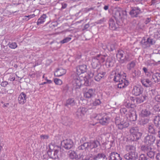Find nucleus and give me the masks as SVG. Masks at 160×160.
I'll use <instances>...</instances> for the list:
<instances>
[{
	"label": "nucleus",
	"instance_id": "13",
	"mask_svg": "<svg viewBox=\"0 0 160 160\" xmlns=\"http://www.w3.org/2000/svg\"><path fill=\"white\" fill-rule=\"evenodd\" d=\"M88 149H92L94 148H97L100 143L98 140H93L87 142Z\"/></svg>",
	"mask_w": 160,
	"mask_h": 160
},
{
	"label": "nucleus",
	"instance_id": "18",
	"mask_svg": "<svg viewBox=\"0 0 160 160\" xmlns=\"http://www.w3.org/2000/svg\"><path fill=\"white\" fill-rule=\"evenodd\" d=\"M142 88L140 86H134L132 90V92L135 96L139 95L142 91Z\"/></svg>",
	"mask_w": 160,
	"mask_h": 160
},
{
	"label": "nucleus",
	"instance_id": "3",
	"mask_svg": "<svg viewBox=\"0 0 160 160\" xmlns=\"http://www.w3.org/2000/svg\"><path fill=\"white\" fill-rule=\"evenodd\" d=\"M91 118L92 120L96 119L98 121H99V123L103 125H107L110 120V118L107 116L102 117L101 114H98L95 113L92 114Z\"/></svg>",
	"mask_w": 160,
	"mask_h": 160
},
{
	"label": "nucleus",
	"instance_id": "12",
	"mask_svg": "<svg viewBox=\"0 0 160 160\" xmlns=\"http://www.w3.org/2000/svg\"><path fill=\"white\" fill-rule=\"evenodd\" d=\"M138 158V154L136 152L135 146H131V159L136 160Z\"/></svg>",
	"mask_w": 160,
	"mask_h": 160
},
{
	"label": "nucleus",
	"instance_id": "55",
	"mask_svg": "<svg viewBox=\"0 0 160 160\" xmlns=\"http://www.w3.org/2000/svg\"><path fill=\"white\" fill-rule=\"evenodd\" d=\"M52 25L54 27H55L58 26V23L57 22H52Z\"/></svg>",
	"mask_w": 160,
	"mask_h": 160
},
{
	"label": "nucleus",
	"instance_id": "34",
	"mask_svg": "<svg viewBox=\"0 0 160 160\" xmlns=\"http://www.w3.org/2000/svg\"><path fill=\"white\" fill-rule=\"evenodd\" d=\"M154 123L157 127H160V117L156 116L154 119Z\"/></svg>",
	"mask_w": 160,
	"mask_h": 160
},
{
	"label": "nucleus",
	"instance_id": "22",
	"mask_svg": "<svg viewBox=\"0 0 160 160\" xmlns=\"http://www.w3.org/2000/svg\"><path fill=\"white\" fill-rule=\"evenodd\" d=\"M126 153L124 155V158L126 160H129L130 159V146L128 145L126 146L124 150Z\"/></svg>",
	"mask_w": 160,
	"mask_h": 160
},
{
	"label": "nucleus",
	"instance_id": "54",
	"mask_svg": "<svg viewBox=\"0 0 160 160\" xmlns=\"http://www.w3.org/2000/svg\"><path fill=\"white\" fill-rule=\"evenodd\" d=\"M35 16V14H32L28 15V16H27V17H28V18H29V20L30 19L34 18Z\"/></svg>",
	"mask_w": 160,
	"mask_h": 160
},
{
	"label": "nucleus",
	"instance_id": "38",
	"mask_svg": "<svg viewBox=\"0 0 160 160\" xmlns=\"http://www.w3.org/2000/svg\"><path fill=\"white\" fill-rule=\"evenodd\" d=\"M150 151L147 153V155L150 158H153L155 155V152L152 151V149Z\"/></svg>",
	"mask_w": 160,
	"mask_h": 160
},
{
	"label": "nucleus",
	"instance_id": "59",
	"mask_svg": "<svg viewBox=\"0 0 160 160\" xmlns=\"http://www.w3.org/2000/svg\"><path fill=\"white\" fill-rule=\"evenodd\" d=\"M67 4L66 3H62V9L65 8L67 7Z\"/></svg>",
	"mask_w": 160,
	"mask_h": 160
},
{
	"label": "nucleus",
	"instance_id": "20",
	"mask_svg": "<svg viewBox=\"0 0 160 160\" xmlns=\"http://www.w3.org/2000/svg\"><path fill=\"white\" fill-rule=\"evenodd\" d=\"M141 82L142 85L146 87H149L152 85V82L148 78H142Z\"/></svg>",
	"mask_w": 160,
	"mask_h": 160
},
{
	"label": "nucleus",
	"instance_id": "49",
	"mask_svg": "<svg viewBox=\"0 0 160 160\" xmlns=\"http://www.w3.org/2000/svg\"><path fill=\"white\" fill-rule=\"evenodd\" d=\"M59 151L57 149L55 150L53 152V154L54 155V158H55L58 157V154Z\"/></svg>",
	"mask_w": 160,
	"mask_h": 160
},
{
	"label": "nucleus",
	"instance_id": "42",
	"mask_svg": "<svg viewBox=\"0 0 160 160\" xmlns=\"http://www.w3.org/2000/svg\"><path fill=\"white\" fill-rule=\"evenodd\" d=\"M149 47L151 46V45H153L155 43V41L154 40L152 39L151 38H148L147 39Z\"/></svg>",
	"mask_w": 160,
	"mask_h": 160
},
{
	"label": "nucleus",
	"instance_id": "53",
	"mask_svg": "<svg viewBox=\"0 0 160 160\" xmlns=\"http://www.w3.org/2000/svg\"><path fill=\"white\" fill-rule=\"evenodd\" d=\"M45 79L46 81L48 83L50 84L52 83V82L51 80L48 79L47 77H45Z\"/></svg>",
	"mask_w": 160,
	"mask_h": 160
},
{
	"label": "nucleus",
	"instance_id": "2",
	"mask_svg": "<svg viewBox=\"0 0 160 160\" xmlns=\"http://www.w3.org/2000/svg\"><path fill=\"white\" fill-rule=\"evenodd\" d=\"M126 77L124 74L119 73L115 74L114 80L115 82L119 83L118 86V88H123L128 85L129 82L126 80Z\"/></svg>",
	"mask_w": 160,
	"mask_h": 160
},
{
	"label": "nucleus",
	"instance_id": "51",
	"mask_svg": "<svg viewBox=\"0 0 160 160\" xmlns=\"http://www.w3.org/2000/svg\"><path fill=\"white\" fill-rule=\"evenodd\" d=\"M8 84V83L6 81L2 82L1 83V86L5 87H6Z\"/></svg>",
	"mask_w": 160,
	"mask_h": 160
},
{
	"label": "nucleus",
	"instance_id": "37",
	"mask_svg": "<svg viewBox=\"0 0 160 160\" xmlns=\"http://www.w3.org/2000/svg\"><path fill=\"white\" fill-rule=\"evenodd\" d=\"M78 148L79 150H84L86 149H88L87 142H85L79 146L78 147Z\"/></svg>",
	"mask_w": 160,
	"mask_h": 160
},
{
	"label": "nucleus",
	"instance_id": "30",
	"mask_svg": "<svg viewBox=\"0 0 160 160\" xmlns=\"http://www.w3.org/2000/svg\"><path fill=\"white\" fill-rule=\"evenodd\" d=\"M109 28L112 30H116L117 29V26L115 23L112 19H110L109 21Z\"/></svg>",
	"mask_w": 160,
	"mask_h": 160
},
{
	"label": "nucleus",
	"instance_id": "50",
	"mask_svg": "<svg viewBox=\"0 0 160 160\" xmlns=\"http://www.w3.org/2000/svg\"><path fill=\"white\" fill-rule=\"evenodd\" d=\"M155 100L158 102H160V95H157L155 97Z\"/></svg>",
	"mask_w": 160,
	"mask_h": 160
},
{
	"label": "nucleus",
	"instance_id": "46",
	"mask_svg": "<svg viewBox=\"0 0 160 160\" xmlns=\"http://www.w3.org/2000/svg\"><path fill=\"white\" fill-rule=\"evenodd\" d=\"M139 160H147V157L144 154H141L139 157Z\"/></svg>",
	"mask_w": 160,
	"mask_h": 160
},
{
	"label": "nucleus",
	"instance_id": "35",
	"mask_svg": "<svg viewBox=\"0 0 160 160\" xmlns=\"http://www.w3.org/2000/svg\"><path fill=\"white\" fill-rule=\"evenodd\" d=\"M141 44L143 48H146L147 47H149V45L148 43L147 40H145V39H142L141 41Z\"/></svg>",
	"mask_w": 160,
	"mask_h": 160
},
{
	"label": "nucleus",
	"instance_id": "28",
	"mask_svg": "<svg viewBox=\"0 0 160 160\" xmlns=\"http://www.w3.org/2000/svg\"><path fill=\"white\" fill-rule=\"evenodd\" d=\"M141 148L142 151L146 153L152 149L151 146L147 145H142L141 146Z\"/></svg>",
	"mask_w": 160,
	"mask_h": 160
},
{
	"label": "nucleus",
	"instance_id": "48",
	"mask_svg": "<svg viewBox=\"0 0 160 160\" xmlns=\"http://www.w3.org/2000/svg\"><path fill=\"white\" fill-rule=\"evenodd\" d=\"M15 78V75L14 73L11 74L9 78V80L10 81H14Z\"/></svg>",
	"mask_w": 160,
	"mask_h": 160
},
{
	"label": "nucleus",
	"instance_id": "60",
	"mask_svg": "<svg viewBox=\"0 0 160 160\" xmlns=\"http://www.w3.org/2000/svg\"><path fill=\"white\" fill-rule=\"evenodd\" d=\"M156 158L157 160H160V153H158L157 154Z\"/></svg>",
	"mask_w": 160,
	"mask_h": 160
},
{
	"label": "nucleus",
	"instance_id": "32",
	"mask_svg": "<svg viewBox=\"0 0 160 160\" xmlns=\"http://www.w3.org/2000/svg\"><path fill=\"white\" fill-rule=\"evenodd\" d=\"M107 48L109 51H112L115 49V44L111 42L108 43L107 45Z\"/></svg>",
	"mask_w": 160,
	"mask_h": 160
},
{
	"label": "nucleus",
	"instance_id": "57",
	"mask_svg": "<svg viewBox=\"0 0 160 160\" xmlns=\"http://www.w3.org/2000/svg\"><path fill=\"white\" fill-rule=\"evenodd\" d=\"M150 20L151 19L150 18H148L145 21V23L146 24H147L150 22Z\"/></svg>",
	"mask_w": 160,
	"mask_h": 160
},
{
	"label": "nucleus",
	"instance_id": "6",
	"mask_svg": "<svg viewBox=\"0 0 160 160\" xmlns=\"http://www.w3.org/2000/svg\"><path fill=\"white\" fill-rule=\"evenodd\" d=\"M142 135V133L138 132V128L137 127L132 128H131V140L132 142H134L133 141H136L139 139Z\"/></svg>",
	"mask_w": 160,
	"mask_h": 160
},
{
	"label": "nucleus",
	"instance_id": "10",
	"mask_svg": "<svg viewBox=\"0 0 160 160\" xmlns=\"http://www.w3.org/2000/svg\"><path fill=\"white\" fill-rule=\"evenodd\" d=\"M77 72L79 75H81V74L86 72L87 69V66L85 64L79 65L77 66Z\"/></svg>",
	"mask_w": 160,
	"mask_h": 160
},
{
	"label": "nucleus",
	"instance_id": "21",
	"mask_svg": "<svg viewBox=\"0 0 160 160\" xmlns=\"http://www.w3.org/2000/svg\"><path fill=\"white\" fill-rule=\"evenodd\" d=\"M140 12V10L138 8H134L131 11V17H137Z\"/></svg>",
	"mask_w": 160,
	"mask_h": 160
},
{
	"label": "nucleus",
	"instance_id": "27",
	"mask_svg": "<svg viewBox=\"0 0 160 160\" xmlns=\"http://www.w3.org/2000/svg\"><path fill=\"white\" fill-rule=\"evenodd\" d=\"M47 17L46 14H43L39 18L37 22V24L38 25L43 23L46 21Z\"/></svg>",
	"mask_w": 160,
	"mask_h": 160
},
{
	"label": "nucleus",
	"instance_id": "62",
	"mask_svg": "<svg viewBox=\"0 0 160 160\" xmlns=\"http://www.w3.org/2000/svg\"><path fill=\"white\" fill-rule=\"evenodd\" d=\"M9 104L8 103H4L2 106V107L3 108H5L6 107H8V106Z\"/></svg>",
	"mask_w": 160,
	"mask_h": 160
},
{
	"label": "nucleus",
	"instance_id": "26",
	"mask_svg": "<svg viewBox=\"0 0 160 160\" xmlns=\"http://www.w3.org/2000/svg\"><path fill=\"white\" fill-rule=\"evenodd\" d=\"M91 156H90L91 158H92V160H98L100 158L105 157V156L103 153H99L98 154L93 156L91 154Z\"/></svg>",
	"mask_w": 160,
	"mask_h": 160
},
{
	"label": "nucleus",
	"instance_id": "5",
	"mask_svg": "<svg viewBox=\"0 0 160 160\" xmlns=\"http://www.w3.org/2000/svg\"><path fill=\"white\" fill-rule=\"evenodd\" d=\"M115 123L117 127L120 129H122L128 127L129 124V121L127 118L122 120L117 118L115 119Z\"/></svg>",
	"mask_w": 160,
	"mask_h": 160
},
{
	"label": "nucleus",
	"instance_id": "17",
	"mask_svg": "<svg viewBox=\"0 0 160 160\" xmlns=\"http://www.w3.org/2000/svg\"><path fill=\"white\" fill-rule=\"evenodd\" d=\"M109 160H122L120 155L115 152H111L109 156Z\"/></svg>",
	"mask_w": 160,
	"mask_h": 160
},
{
	"label": "nucleus",
	"instance_id": "24",
	"mask_svg": "<svg viewBox=\"0 0 160 160\" xmlns=\"http://www.w3.org/2000/svg\"><path fill=\"white\" fill-rule=\"evenodd\" d=\"M151 80L156 82L160 81V73L157 72L153 74L152 76Z\"/></svg>",
	"mask_w": 160,
	"mask_h": 160
},
{
	"label": "nucleus",
	"instance_id": "58",
	"mask_svg": "<svg viewBox=\"0 0 160 160\" xmlns=\"http://www.w3.org/2000/svg\"><path fill=\"white\" fill-rule=\"evenodd\" d=\"M135 65V62L134 61H132L131 62V67H134Z\"/></svg>",
	"mask_w": 160,
	"mask_h": 160
},
{
	"label": "nucleus",
	"instance_id": "44",
	"mask_svg": "<svg viewBox=\"0 0 160 160\" xmlns=\"http://www.w3.org/2000/svg\"><path fill=\"white\" fill-rule=\"evenodd\" d=\"M119 15L121 18H124L126 15V12L125 11H122L119 13Z\"/></svg>",
	"mask_w": 160,
	"mask_h": 160
},
{
	"label": "nucleus",
	"instance_id": "45",
	"mask_svg": "<svg viewBox=\"0 0 160 160\" xmlns=\"http://www.w3.org/2000/svg\"><path fill=\"white\" fill-rule=\"evenodd\" d=\"M49 136L46 134H42L40 136V138L42 139H48L49 138Z\"/></svg>",
	"mask_w": 160,
	"mask_h": 160
},
{
	"label": "nucleus",
	"instance_id": "43",
	"mask_svg": "<svg viewBox=\"0 0 160 160\" xmlns=\"http://www.w3.org/2000/svg\"><path fill=\"white\" fill-rule=\"evenodd\" d=\"M74 102L73 99L70 98L68 99L66 102V105L67 106L68 105H71Z\"/></svg>",
	"mask_w": 160,
	"mask_h": 160
},
{
	"label": "nucleus",
	"instance_id": "4",
	"mask_svg": "<svg viewBox=\"0 0 160 160\" xmlns=\"http://www.w3.org/2000/svg\"><path fill=\"white\" fill-rule=\"evenodd\" d=\"M101 65L103 64L107 59L106 62V65L108 67H112L113 66V62L112 59L110 57L107 56L102 55L101 54L95 56Z\"/></svg>",
	"mask_w": 160,
	"mask_h": 160
},
{
	"label": "nucleus",
	"instance_id": "25",
	"mask_svg": "<svg viewBox=\"0 0 160 160\" xmlns=\"http://www.w3.org/2000/svg\"><path fill=\"white\" fill-rule=\"evenodd\" d=\"M151 113L149 109H145L142 110L141 115L143 117H148L151 115Z\"/></svg>",
	"mask_w": 160,
	"mask_h": 160
},
{
	"label": "nucleus",
	"instance_id": "7",
	"mask_svg": "<svg viewBox=\"0 0 160 160\" xmlns=\"http://www.w3.org/2000/svg\"><path fill=\"white\" fill-rule=\"evenodd\" d=\"M95 90L92 88H89L86 90L83 93V96L86 99H89L95 95Z\"/></svg>",
	"mask_w": 160,
	"mask_h": 160
},
{
	"label": "nucleus",
	"instance_id": "8",
	"mask_svg": "<svg viewBox=\"0 0 160 160\" xmlns=\"http://www.w3.org/2000/svg\"><path fill=\"white\" fill-rule=\"evenodd\" d=\"M156 137L154 136L148 135L145 137L144 142L146 145L151 146L154 143Z\"/></svg>",
	"mask_w": 160,
	"mask_h": 160
},
{
	"label": "nucleus",
	"instance_id": "61",
	"mask_svg": "<svg viewBox=\"0 0 160 160\" xmlns=\"http://www.w3.org/2000/svg\"><path fill=\"white\" fill-rule=\"evenodd\" d=\"M156 144L158 148H160V140H158L157 141Z\"/></svg>",
	"mask_w": 160,
	"mask_h": 160
},
{
	"label": "nucleus",
	"instance_id": "31",
	"mask_svg": "<svg viewBox=\"0 0 160 160\" xmlns=\"http://www.w3.org/2000/svg\"><path fill=\"white\" fill-rule=\"evenodd\" d=\"M131 111H132V112H131V121H135L136 120L137 118L136 111L131 107Z\"/></svg>",
	"mask_w": 160,
	"mask_h": 160
},
{
	"label": "nucleus",
	"instance_id": "56",
	"mask_svg": "<svg viewBox=\"0 0 160 160\" xmlns=\"http://www.w3.org/2000/svg\"><path fill=\"white\" fill-rule=\"evenodd\" d=\"M36 74L34 72H32L31 73H29V76H30L31 78H34Z\"/></svg>",
	"mask_w": 160,
	"mask_h": 160
},
{
	"label": "nucleus",
	"instance_id": "9",
	"mask_svg": "<svg viewBox=\"0 0 160 160\" xmlns=\"http://www.w3.org/2000/svg\"><path fill=\"white\" fill-rule=\"evenodd\" d=\"M62 144L63 147L67 149H70L73 145V141L70 139H66L63 140Z\"/></svg>",
	"mask_w": 160,
	"mask_h": 160
},
{
	"label": "nucleus",
	"instance_id": "36",
	"mask_svg": "<svg viewBox=\"0 0 160 160\" xmlns=\"http://www.w3.org/2000/svg\"><path fill=\"white\" fill-rule=\"evenodd\" d=\"M53 81L55 84L57 85L61 86L63 83L62 80L60 79L55 78L53 79Z\"/></svg>",
	"mask_w": 160,
	"mask_h": 160
},
{
	"label": "nucleus",
	"instance_id": "14",
	"mask_svg": "<svg viewBox=\"0 0 160 160\" xmlns=\"http://www.w3.org/2000/svg\"><path fill=\"white\" fill-rule=\"evenodd\" d=\"M98 74L95 77V79L97 81H99L106 74V72L103 70L99 69L97 71Z\"/></svg>",
	"mask_w": 160,
	"mask_h": 160
},
{
	"label": "nucleus",
	"instance_id": "64",
	"mask_svg": "<svg viewBox=\"0 0 160 160\" xmlns=\"http://www.w3.org/2000/svg\"><path fill=\"white\" fill-rule=\"evenodd\" d=\"M143 70L146 73L148 72V69L144 67L143 68Z\"/></svg>",
	"mask_w": 160,
	"mask_h": 160
},
{
	"label": "nucleus",
	"instance_id": "23",
	"mask_svg": "<svg viewBox=\"0 0 160 160\" xmlns=\"http://www.w3.org/2000/svg\"><path fill=\"white\" fill-rule=\"evenodd\" d=\"M91 65L92 68H96L101 65L95 57L92 58Z\"/></svg>",
	"mask_w": 160,
	"mask_h": 160
},
{
	"label": "nucleus",
	"instance_id": "40",
	"mask_svg": "<svg viewBox=\"0 0 160 160\" xmlns=\"http://www.w3.org/2000/svg\"><path fill=\"white\" fill-rule=\"evenodd\" d=\"M71 39L72 38L70 37H67L64 39L63 40L61 41L60 43L62 44L67 43L70 41Z\"/></svg>",
	"mask_w": 160,
	"mask_h": 160
},
{
	"label": "nucleus",
	"instance_id": "1",
	"mask_svg": "<svg viewBox=\"0 0 160 160\" xmlns=\"http://www.w3.org/2000/svg\"><path fill=\"white\" fill-rule=\"evenodd\" d=\"M91 81V78L88 76L83 77L82 75H79L73 81V85L75 88H79L83 84L87 86H90Z\"/></svg>",
	"mask_w": 160,
	"mask_h": 160
},
{
	"label": "nucleus",
	"instance_id": "33",
	"mask_svg": "<svg viewBox=\"0 0 160 160\" xmlns=\"http://www.w3.org/2000/svg\"><path fill=\"white\" fill-rule=\"evenodd\" d=\"M69 157L72 159L78 157V156L76 152L73 151H69Z\"/></svg>",
	"mask_w": 160,
	"mask_h": 160
},
{
	"label": "nucleus",
	"instance_id": "16",
	"mask_svg": "<svg viewBox=\"0 0 160 160\" xmlns=\"http://www.w3.org/2000/svg\"><path fill=\"white\" fill-rule=\"evenodd\" d=\"M66 72V70L65 69L60 68L56 70L54 73V75L55 77H60L65 74Z\"/></svg>",
	"mask_w": 160,
	"mask_h": 160
},
{
	"label": "nucleus",
	"instance_id": "52",
	"mask_svg": "<svg viewBox=\"0 0 160 160\" xmlns=\"http://www.w3.org/2000/svg\"><path fill=\"white\" fill-rule=\"evenodd\" d=\"M138 72L136 70L134 71V72H132V75L133 77H135L138 75Z\"/></svg>",
	"mask_w": 160,
	"mask_h": 160
},
{
	"label": "nucleus",
	"instance_id": "47",
	"mask_svg": "<svg viewBox=\"0 0 160 160\" xmlns=\"http://www.w3.org/2000/svg\"><path fill=\"white\" fill-rule=\"evenodd\" d=\"M154 108L157 111H160V103H158L155 105Z\"/></svg>",
	"mask_w": 160,
	"mask_h": 160
},
{
	"label": "nucleus",
	"instance_id": "11",
	"mask_svg": "<svg viewBox=\"0 0 160 160\" xmlns=\"http://www.w3.org/2000/svg\"><path fill=\"white\" fill-rule=\"evenodd\" d=\"M124 52L122 50H119L118 51L116 57L118 61L122 62L127 59V58L124 55Z\"/></svg>",
	"mask_w": 160,
	"mask_h": 160
},
{
	"label": "nucleus",
	"instance_id": "15",
	"mask_svg": "<svg viewBox=\"0 0 160 160\" xmlns=\"http://www.w3.org/2000/svg\"><path fill=\"white\" fill-rule=\"evenodd\" d=\"M27 95L23 92L21 93L18 98V103L21 105L24 104L26 102Z\"/></svg>",
	"mask_w": 160,
	"mask_h": 160
},
{
	"label": "nucleus",
	"instance_id": "41",
	"mask_svg": "<svg viewBox=\"0 0 160 160\" xmlns=\"http://www.w3.org/2000/svg\"><path fill=\"white\" fill-rule=\"evenodd\" d=\"M101 103V102L99 99H95L93 102V104L94 106H98Z\"/></svg>",
	"mask_w": 160,
	"mask_h": 160
},
{
	"label": "nucleus",
	"instance_id": "39",
	"mask_svg": "<svg viewBox=\"0 0 160 160\" xmlns=\"http://www.w3.org/2000/svg\"><path fill=\"white\" fill-rule=\"evenodd\" d=\"M8 45L9 47L12 49H15L17 47V44L15 42L9 43Z\"/></svg>",
	"mask_w": 160,
	"mask_h": 160
},
{
	"label": "nucleus",
	"instance_id": "29",
	"mask_svg": "<svg viewBox=\"0 0 160 160\" xmlns=\"http://www.w3.org/2000/svg\"><path fill=\"white\" fill-rule=\"evenodd\" d=\"M87 109L83 107H80L78 109L77 114H80L81 116H84L87 112Z\"/></svg>",
	"mask_w": 160,
	"mask_h": 160
},
{
	"label": "nucleus",
	"instance_id": "19",
	"mask_svg": "<svg viewBox=\"0 0 160 160\" xmlns=\"http://www.w3.org/2000/svg\"><path fill=\"white\" fill-rule=\"evenodd\" d=\"M148 131L149 133L152 134H155L157 133V129L153 124H149L148 127Z\"/></svg>",
	"mask_w": 160,
	"mask_h": 160
},
{
	"label": "nucleus",
	"instance_id": "63",
	"mask_svg": "<svg viewBox=\"0 0 160 160\" xmlns=\"http://www.w3.org/2000/svg\"><path fill=\"white\" fill-rule=\"evenodd\" d=\"M23 19L24 20L27 21L29 20V18H28L27 16H25L24 17Z\"/></svg>",
	"mask_w": 160,
	"mask_h": 160
}]
</instances>
